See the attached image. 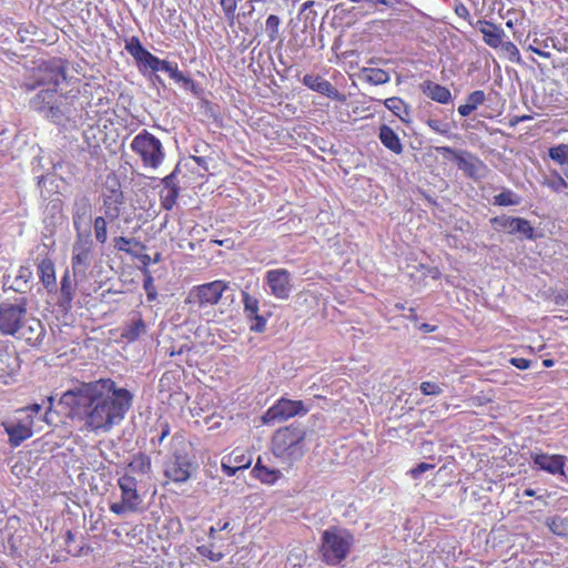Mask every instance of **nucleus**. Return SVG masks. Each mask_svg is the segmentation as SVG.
I'll use <instances>...</instances> for the list:
<instances>
[{"instance_id":"1","label":"nucleus","mask_w":568,"mask_h":568,"mask_svg":"<svg viewBox=\"0 0 568 568\" xmlns=\"http://www.w3.org/2000/svg\"><path fill=\"white\" fill-rule=\"evenodd\" d=\"M134 393L112 378L80 382L64 392L60 403L73 418L94 433H109L133 406Z\"/></svg>"},{"instance_id":"2","label":"nucleus","mask_w":568,"mask_h":568,"mask_svg":"<svg viewBox=\"0 0 568 568\" xmlns=\"http://www.w3.org/2000/svg\"><path fill=\"white\" fill-rule=\"evenodd\" d=\"M75 95L58 94L57 89H42L30 99V108L58 125H64L75 115Z\"/></svg>"},{"instance_id":"3","label":"nucleus","mask_w":568,"mask_h":568,"mask_svg":"<svg viewBox=\"0 0 568 568\" xmlns=\"http://www.w3.org/2000/svg\"><path fill=\"white\" fill-rule=\"evenodd\" d=\"M305 437L306 429L300 424L278 428L272 438V452L288 464L297 462L305 453Z\"/></svg>"},{"instance_id":"4","label":"nucleus","mask_w":568,"mask_h":568,"mask_svg":"<svg viewBox=\"0 0 568 568\" xmlns=\"http://www.w3.org/2000/svg\"><path fill=\"white\" fill-rule=\"evenodd\" d=\"M321 541L323 561L337 566L349 555L355 537L343 527L332 526L322 532Z\"/></svg>"},{"instance_id":"5","label":"nucleus","mask_w":568,"mask_h":568,"mask_svg":"<svg viewBox=\"0 0 568 568\" xmlns=\"http://www.w3.org/2000/svg\"><path fill=\"white\" fill-rule=\"evenodd\" d=\"M172 457L165 466V477L175 483H185L196 469V465L189 457L187 443L182 435L175 434L172 437Z\"/></svg>"},{"instance_id":"6","label":"nucleus","mask_w":568,"mask_h":568,"mask_svg":"<svg viewBox=\"0 0 568 568\" xmlns=\"http://www.w3.org/2000/svg\"><path fill=\"white\" fill-rule=\"evenodd\" d=\"M67 79L65 65L61 59H53L41 64L33 74L22 83L26 91H32L39 87L57 89Z\"/></svg>"},{"instance_id":"7","label":"nucleus","mask_w":568,"mask_h":568,"mask_svg":"<svg viewBox=\"0 0 568 568\" xmlns=\"http://www.w3.org/2000/svg\"><path fill=\"white\" fill-rule=\"evenodd\" d=\"M131 150L140 155L144 166L152 169L159 168L164 159L161 141L148 130H142L133 138Z\"/></svg>"},{"instance_id":"8","label":"nucleus","mask_w":568,"mask_h":568,"mask_svg":"<svg viewBox=\"0 0 568 568\" xmlns=\"http://www.w3.org/2000/svg\"><path fill=\"white\" fill-rule=\"evenodd\" d=\"M71 216L75 233H91L93 207L90 197L83 192L74 195Z\"/></svg>"},{"instance_id":"9","label":"nucleus","mask_w":568,"mask_h":568,"mask_svg":"<svg viewBox=\"0 0 568 568\" xmlns=\"http://www.w3.org/2000/svg\"><path fill=\"white\" fill-rule=\"evenodd\" d=\"M307 412L308 408L302 400L281 398L266 410L262 420L264 424L280 423L294 416H303Z\"/></svg>"},{"instance_id":"10","label":"nucleus","mask_w":568,"mask_h":568,"mask_svg":"<svg viewBox=\"0 0 568 568\" xmlns=\"http://www.w3.org/2000/svg\"><path fill=\"white\" fill-rule=\"evenodd\" d=\"M92 233H75V240L72 245L71 264L74 273L85 272L91 264L93 254Z\"/></svg>"},{"instance_id":"11","label":"nucleus","mask_w":568,"mask_h":568,"mask_svg":"<svg viewBox=\"0 0 568 568\" xmlns=\"http://www.w3.org/2000/svg\"><path fill=\"white\" fill-rule=\"evenodd\" d=\"M229 284L223 281H213L195 286L189 295V302L196 303L200 307L215 305L221 300Z\"/></svg>"},{"instance_id":"12","label":"nucleus","mask_w":568,"mask_h":568,"mask_svg":"<svg viewBox=\"0 0 568 568\" xmlns=\"http://www.w3.org/2000/svg\"><path fill=\"white\" fill-rule=\"evenodd\" d=\"M27 310L23 305L1 303L0 304V332L4 335L14 336L26 318Z\"/></svg>"},{"instance_id":"13","label":"nucleus","mask_w":568,"mask_h":568,"mask_svg":"<svg viewBox=\"0 0 568 568\" xmlns=\"http://www.w3.org/2000/svg\"><path fill=\"white\" fill-rule=\"evenodd\" d=\"M151 70L153 73L158 71H163L169 74V77L174 80L178 83H182L185 89H190L194 91L195 89V82L187 75H185L183 72H181L178 69V64L161 60L154 54L151 53V55L146 59V61L142 65V70Z\"/></svg>"},{"instance_id":"14","label":"nucleus","mask_w":568,"mask_h":568,"mask_svg":"<svg viewBox=\"0 0 568 568\" xmlns=\"http://www.w3.org/2000/svg\"><path fill=\"white\" fill-rule=\"evenodd\" d=\"M490 224L497 231H504L508 234H520L527 240L536 237L535 230L530 222L523 217H514L508 215H500L490 219Z\"/></svg>"},{"instance_id":"15","label":"nucleus","mask_w":568,"mask_h":568,"mask_svg":"<svg viewBox=\"0 0 568 568\" xmlns=\"http://www.w3.org/2000/svg\"><path fill=\"white\" fill-rule=\"evenodd\" d=\"M272 295L285 300L292 292L291 273L285 268L270 270L265 275Z\"/></svg>"},{"instance_id":"16","label":"nucleus","mask_w":568,"mask_h":568,"mask_svg":"<svg viewBox=\"0 0 568 568\" xmlns=\"http://www.w3.org/2000/svg\"><path fill=\"white\" fill-rule=\"evenodd\" d=\"M14 336L32 347H39L45 336V328L38 318H24Z\"/></svg>"},{"instance_id":"17","label":"nucleus","mask_w":568,"mask_h":568,"mask_svg":"<svg viewBox=\"0 0 568 568\" xmlns=\"http://www.w3.org/2000/svg\"><path fill=\"white\" fill-rule=\"evenodd\" d=\"M530 458L532 460L534 467L544 470L551 475H561L565 476L564 467L566 465V456L564 455H549L546 453H531Z\"/></svg>"},{"instance_id":"18","label":"nucleus","mask_w":568,"mask_h":568,"mask_svg":"<svg viewBox=\"0 0 568 568\" xmlns=\"http://www.w3.org/2000/svg\"><path fill=\"white\" fill-rule=\"evenodd\" d=\"M242 302L244 306L245 317L253 322L250 329L255 333H263L266 329V318L260 315V302L255 296L250 295L247 292H242Z\"/></svg>"},{"instance_id":"19","label":"nucleus","mask_w":568,"mask_h":568,"mask_svg":"<svg viewBox=\"0 0 568 568\" xmlns=\"http://www.w3.org/2000/svg\"><path fill=\"white\" fill-rule=\"evenodd\" d=\"M302 82L308 89L321 94H324L327 98H331L339 102H343L345 100V95L341 94L339 91L336 88H334L329 81L323 79L320 75L305 74Z\"/></svg>"},{"instance_id":"20","label":"nucleus","mask_w":568,"mask_h":568,"mask_svg":"<svg viewBox=\"0 0 568 568\" xmlns=\"http://www.w3.org/2000/svg\"><path fill=\"white\" fill-rule=\"evenodd\" d=\"M19 368L20 361L18 354L9 351L4 346H0V383L8 384L9 379Z\"/></svg>"},{"instance_id":"21","label":"nucleus","mask_w":568,"mask_h":568,"mask_svg":"<svg viewBox=\"0 0 568 568\" xmlns=\"http://www.w3.org/2000/svg\"><path fill=\"white\" fill-rule=\"evenodd\" d=\"M473 27L483 33L485 43L490 48L496 49L503 43L505 32L496 24L486 20H477Z\"/></svg>"},{"instance_id":"22","label":"nucleus","mask_w":568,"mask_h":568,"mask_svg":"<svg viewBox=\"0 0 568 568\" xmlns=\"http://www.w3.org/2000/svg\"><path fill=\"white\" fill-rule=\"evenodd\" d=\"M118 485L121 489L122 499L126 501L129 506L134 505L139 507L142 499L136 490L138 481L135 477L130 474H124L118 479Z\"/></svg>"},{"instance_id":"23","label":"nucleus","mask_w":568,"mask_h":568,"mask_svg":"<svg viewBox=\"0 0 568 568\" xmlns=\"http://www.w3.org/2000/svg\"><path fill=\"white\" fill-rule=\"evenodd\" d=\"M420 90L426 97L442 104H446L452 100L449 89L429 80L420 84Z\"/></svg>"},{"instance_id":"24","label":"nucleus","mask_w":568,"mask_h":568,"mask_svg":"<svg viewBox=\"0 0 568 568\" xmlns=\"http://www.w3.org/2000/svg\"><path fill=\"white\" fill-rule=\"evenodd\" d=\"M38 272L40 281L48 292H53L57 288L55 270L52 260L43 258L38 264Z\"/></svg>"},{"instance_id":"25","label":"nucleus","mask_w":568,"mask_h":568,"mask_svg":"<svg viewBox=\"0 0 568 568\" xmlns=\"http://www.w3.org/2000/svg\"><path fill=\"white\" fill-rule=\"evenodd\" d=\"M6 433L9 436V443L12 447H18L21 443L32 436V429L30 425L17 423L6 424Z\"/></svg>"},{"instance_id":"26","label":"nucleus","mask_w":568,"mask_h":568,"mask_svg":"<svg viewBox=\"0 0 568 568\" xmlns=\"http://www.w3.org/2000/svg\"><path fill=\"white\" fill-rule=\"evenodd\" d=\"M378 138L383 145L395 154H400L403 152L400 140L390 126L386 124L381 125Z\"/></svg>"},{"instance_id":"27","label":"nucleus","mask_w":568,"mask_h":568,"mask_svg":"<svg viewBox=\"0 0 568 568\" xmlns=\"http://www.w3.org/2000/svg\"><path fill=\"white\" fill-rule=\"evenodd\" d=\"M60 300L59 306L68 311L71 308V303L74 294V283L72 282L69 271H65L60 283Z\"/></svg>"},{"instance_id":"28","label":"nucleus","mask_w":568,"mask_h":568,"mask_svg":"<svg viewBox=\"0 0 568 568\" xmlns=\"http://www.w3.org/2000/svg\"><path fill=\"white\" fill-rule=\"evenodd\" d=\"M125 50L134 58L139 69L142 71V65L151 55V52L142 45L138 37H131L129 40H126Z\"/></svg>"},{"instance_id":"29","label":"nucleus","mask_w":568,"mask_h":568,"mask_svg":"<svg viewBox=\"0 0 568 568\" xmlns=\"http://www.w3.org/2000/svg\"><path fill=\"white\" fill-rule=\"evenodd\" d=\"M545 525L549 530L561 538H568V516L554 515L549 516L545 520Z\"/></svg>"},{"instance_id":"30","label":"nucleus","mask_w":568,"mask_h":568,"mask_svg":"<svg viewBox=\"0 0 568 568\" xmlns=\"http://www.w3.org/2000/svg\"><path fill=\"white\" fill-rule=\"evenodd\" d=\"M361 78L373 85L385 84L390 79L385 70L377 68H363Z\"/></svg>"},{"instance_id":"31","label":"nucleus","mask_w":568,"mask_h":568,"mask_svg":"<svg viewBox=\"0 0 568 568\" xmlns=\"http://www.w3.org/2000/svg\"><path fill=\"white\" fill-rule=\"evenodd\" d=\"M549 158L557 164L565 166L564 175L568 180V144L561 143L548 151Z\"/></svg>"},{"instance_id":"32","label":"nucleus","mask_w":568,"mask_h":568,"mask_svg":"<svg viewBox=\"0 0 568 568\" xmlns=\"http://www.w3.org/2000/svg\"><path fill=\"white\" fill-rule=\"evenodd\" d=\"M151 470V459L145 454L135 455L128 465L126 474L144 475Z\"/></svg>"},{"instance_id":"33","label":"nucleus","mask_w":568,"mask_h":568,"mask_svg":"<svg viewBox=\"0 0 568 568\" xmlns=\"http://www.w3.org/2000/svg\"><path fill=\"white\" fill-rule=\"evenodd\" d=\"M351 2L361 4L358 8L365 10V14L375 12L377 4H382L389 9H395L400 4V0H349Z\"/></svg>"},{"instance_id":"34","label":"nucleus","mask_w":568,"mask_h":568,"mask_svg":"<svg viewBox=\"0 0 568 568\" xmlns=\"http://www.w3.org/2000/svg\"><path fill=\"white\" fill-rule=\"evenodd\" d=\"M146 331V325L142 317L132 321L122 332V337L129 342L136 341Z\"/></svg>"},{"instance_id":"35","label":"nucleus","mask_w":568,"mask_h":568,"mask_svg":"<svg viewBox=\"0 0 568 568\" xmlns=\"http://www.w3.org/2000/svg\"><path fill=\"white\" fill-rule=\"evenodd\" d=\"M253 473L256 478L266 484L275 483L281 474L280 470L277 469H271L267 468L266 466H263L261 463V458H258L257 463L255 464Z\"/></svg>"},{"instance_id":"36","label":"nucleus","mask_w":568,"mask_h":568,"mask_svg":"<svg viewBox=\"0 0 568 568\" xmlns=\"http://www.w3.org/2000/svg\"><path fill=\"white\" fill-rule=\"evenodd\" d=\"M129 245H133L142 250L145 248V245L138 241L135 237L116 236L113 239V247L115 250L132 256L134 255V252L129 247Z\"/></svg>"},{"instance_id":"37","label":"nucleus","mask_w":568,"mask_h":568,"mask_svg":"<svg viewBox=\"0 0 568 568\" xmlns=\"http://www.w3.org/2000/svg\"><path fill=\"white\" fill-rule=\"evenodd\" d=\"M108 222L104 215L97 216L94 220L92 219L93 231L95 241L100 244H105L108 240Z\"/></svg>"},{"instance_id":"38","label":"nucleus","mask_w":568,"mask_h":568,"mask_svg":"<svg viewBox=\"0 0 568 568\" xmlns=\"http://www.w3.org/2000/svg\"><path fill=\"white\" fill-rule=\"evenodd\" d=\"M520 196L511 190H504L494 196L493 204L498 206H513L520 204Z\"/></svg>"},{"instance_id":"39","label":"nucleus","mask_w":568,"mask_h":568,"mask_svg":"<svg viewBox=\"0 0 568 568\" xmlns=\"http://www.w3.org/2000/svg\"><path fill=\"white\" fill-rule=\"evenodd\" d=\"M181 189H162L160 193L161 206L171 211L173 206L176 204V200L179 197Z\"/></svg>"},{"instance_id":"40","label":"nucleus","mask_w":568,"mask_h":568,"mask_svg":"<svg viewBox=\"0 0 568 568\" xmlns=\"http://www.w3.org/2000/svg\"><path fill=\"white\" fill-rule=\"evenodd\" d=\"M102 201H103V212H104L103 215L105 216V219H108L110 223L118 220L121 215V209L124 203L116 202V200H112V201L102 200Z\"/></svg>"},{"instance_id":"41","label":"nucleus","mask_w":568,"mask_h":568,"mask_svg":"<svg viewBox=\"0 0 568 568\" xmlns=\"http://www.w3.org/2000/svg\"><path fill=\"white\" fill-rule=\"evenodd\" d=\"M384 104L389 111H392L395 115H397L400 119H403V116H402L403 111L406 114H408V111H407L408 106L400 98H397V97L388 98L385 100Z\"/></svg>"},{"instance_id":"42","label":"nucleus","mask_w":568,"mask_h":568,"mask_svg":"<svg viewBox=\"0 0 568 568\" xmlns=\"http://www.w3.org/2000/svg\"><path fill=\"white\" fill-rule=\"evenodd\" d=\"M280 24H281V19L275 14H271L266 19L265 30L267 32V36H268V39L271 42L275 41L278 38Z\"/></svg>"},{"instance_id":"43","label":"nucleus","mask_w":568,"mask_h":568,"mask_svg":"<svg viewBox=\"0 0 568 568\" xmlns=\"http://www.w3.org/2000/svg\"><path fill=\"white\" fill-rule=\"evenodd\" d=\"M145 278L143 281V288L146 293L148 301H154L158 296V292L154 285L153 277L149 271V268H142Z\"/></svg>"},{"instance_id":"44","label":"nucleus","mask_w":568,"mask_h":568,"mask_svg":"<svg viewBox=\"0 0 568 568\" xmlns=\"http://www.w3.org/2000/svg\"><path fill=\"white\" fill-rule=\"evenodd\" d=\"M224 16L230 24L233 27L235 23V10L237 6L236 0H221L220 1Z\"/></svg>"},{"instance_id":"45","label":"nucleus","mask_w":568,"mask_h":568,"mask_svg":"<svg viewBox=\"0 0 568 568\" xmlns=\"http://www.w3.org/2000/svg\"><path fill=\"white\" fill-rule=\"evenodd\" d=\"M180 164L175 166L173 172L169 175H166L164 179H162L163 189H181L180 187Z\"/></svg>"},{"instance_id":"46","label":"nucleus","mask_w":568,"mask_h":568,"mask_svg":"<svg viewBox=\"0 0 568 568\" xmlns=\"http://www.w3.org/2000/svg\"><path fill=\"white\" fill-rule=\"evenodd\" d=\"M110 510L119 516L125 515L126 513H134L139 510V507L131 505L129 506L123 499L121 503H113L110 505Z\"/></svg>"},{"instance_id":"47","label":"nucleus","mask_w":568,"mask_h":568,"mask_svg":"<svg viewBox=\"0 0 568 568\" xmlns=\"http://www.w3.org/2000/svg\"><path fill=\"white\" fill-rule=\"evenodd\" d=\"M102 200H116V202L124 203V195L121 191L120 184L115 183L114 186L108 187V192L102 194Z\"/></svg>"},{"instance_id":"48","label":"nucleus","mask_w":568,"mask_h":568,"mask_svg":"<svg viewBox=\"0 0 568 568\" xmlns=\"http://www.w3.org/2000/svg\"><path fill=\"white\" fill-rule=\"evenodd\" d=\"M567 181L568 180L566 178L555 172V179L546 181L545 184L552 191L560 192L568 186Z\"/></svg>"},{"instance_id":"49","label":"nucleus","mask_w":568,"mask_h":568,"mask_svg":"<svg viewBox=\"0 0 568 568\" xmlns=\"http://www.w3.org/2000/svg\"><path fill=\"white\" fill-rule=\"evenodd\" d=\"M435 150L446 159L454 158L457 161L458 166H462V163H466V160L449 146H436Z\"/></svg>"},{"instance_id":"50","label":"nucleus","mask_w":568,"mask_h":568,"mask_svg":"<svg viewBox=\"0 0 568 568\" xmlns=\"http://www.w3.org/2000/svg\"><path fill=\"white\" fill-rule=\"evenodd\" d=\"M486 100L485 92L483 90H476L467 95L466 102L476 110L478 105L483 104Z\"/></svg>"},{"instance_id":"51","label":"nucleus","mask_w":568,"mask_h":568,"mask_svg":"<svg viewBox=\"0 0 568 568\" xmlns=\"http://www.w3.org/2000/svg\"><path fill=\"white\" fill-rule=\"evenodd\" d=\"M503 51L509 57L511 61L519 62L520 53L518 48L510 41L503 42L501 44Z\"/></svg>"},{"instance_id":"52","label":"nucleus","mask_w":568,"mask_h":568,"mask_svg":"<svg viewBox=\"0 0 568 568\" xmlns=\"http://www.w3.org/2000/svg\"><path fill=\"white\" fill-rule=\"evenodd\" d=\"M31 276V271L28 267H21L19 270V275L16 277L17 287L16 291L21 292L22 287L27 286L28 278Z\"/></svg>"},{"instance_id":"53","label":"nucleus","mask_w":568,"mask_h":568,"mask_svg":"<svg viewBox=\"0 0 568 568\" xmlns=\"http://www.w3.org/2000/svg\"><path fill=\"white\" fill-rule=\"evenodd\" d=\"M419 388L424 395H439L442 393V388L433 382H423Z\"/></svg>"},{"instance_id":"54","label":"nucleus","mask_w":568,"mask_h":568,"mask_svg":"<svg viewBox=\"0 0 568 568\" xmlns=\"http://www.w3.org/2000/svg\"><path fill=\"white\" fill-rule=\"evenodd\" d=\"M427 124L433 131L438 132L440 134H447L449 131L448 124L443 123L439 120L428 119Z\"/></svg>"},{"instance_id":"55","label":"nucleus","mask_w":568,"mask_h":568,"mask_svg":"<svg viewBox=\"0 0 568 568\" xmlns=\"http://www.w3.org/2000/svg\"><path fill=\"white\" fill-rule=\"evenodd\" d=\"M73 542H74V535L72 534L71 530H68L65 534L67 551L73 556L81 555L83 548L82 547L81 548H71V544H73Z\"/></svg>"},{"instance_id":"56","label":"nucleus","mask_w":568,"mask_h":568,"mask_svg":"<svg viewBox=\"0 0 568 568\" xmlns=\"http://www.w3.org/2000/svg\"><path fill=\"white\" fill-rule=\"evenodd\" d=\"M199 552L212 561H220L223 558V554L221 552H213L211 549H209L205 546H201L197 548Z\"/></svg>"},{"instance_id":"57","label":"nucleus","mask_w":568,"mask_h":568,"mask_svg":"<svg viewBox=\"0 0 568 568\" xmlns=\"http://www.w3.org/2000/svg\"><path fill=\"white\" fill-rule=\"evenodd\" d=\"M222 530H231V524L229 520L222 523V521H219L216 524V527L212 526L209 530V537L211 539H214L215 538V535L217 531H222Z\"/></svg>"},{"instance_id":"58","label":"nucleus","mask_w":568,"mask_h":568,"mask_svg":"<svg viewBox=\"0 0 568 568\" xmlns=\"http://www.w3.org/2000/svg\"><path fill=\"white\" fill-rule=\"evenodd\" d=\"M434 468L433 464L428 463H420L415 468L410 470V474L414 478H418L422 474H424L427 470H430Z\"/></svg>"},{"instance_id":"59","label":"nucleus","mask_w":568,"mask_h":568,"mask_svg":"<svg viewBox=\"0 0 568 568\" xmlns=\"http://www.w3.org/2000/svg\"><path fill=\"white\" fill-rule=\"evenodd\" d=\"M455 13L459 17V18H463L465 20H467L469 22V24H474L470 20V13L467 9V7L464 4V3H457L455 6Z\"/></svg>"},{"instance_id":"60","label":"nucleus","mask_w":568,"mask_h":568,"mask_svg":"<svg viewBox=\"0 0 568 568\" xmlns=\"http://www.w3.org/2000/svg\"><path fill=\"white\" fill-rule=\"evenodd\" d=\"M510 364L517 367L518 369H527L530 367L531 362L529 359L523 357H513L510 358Z\"/></svg>"},{"instance_id":"61","label":"nucleus","mask_w":568,"mask_h":568,"mask_svg":"<svg viewBox=\"0 0 568 568\" xmlns=\"http://www.w3.org/2000/svg\"><path fill=\"white\" fill-rule=\"evenodd\" d=\"M255 0H248L243 7V11L241 13H239V17H251L254 12V3Z\"/></svg>"},{"instance_id":"62","label":"nucleus","mask_w":568,"mask_h":568,"mask_svg":"<svg viewBox=\"0 0 568 568\" xmlns=\"http://www.w3.org/2000/svg\"><path fill=\"white\" fill-rule=\"evenodd\" d=\"M134 258H138L143 267L142 268H148V266L153 263V260L150 257V255L148 254H136L134 253V255H132Z\"/></svg>"},{"instance_id":"63","label":"nucleus","mask_w":568,"mask_h":568,"mask_svg":"<svg viewBox=\"0 0 568 568\" xmlns=\"http://www.w3.org/2000/svg\"><path fill=\"white\" fill-rule=\"evenodd\" d=\"M161 434L159 436V443L161 444L170 434V425L166 422L160 423Z\"/></svg>"},{"instance_id":"64","label":"nucleus","mask_w":568,"mask_h":568,"mask_svg":"<svg viewBox=\"0 0 568 568\" xmlns=\"http://www.w3.org/2000/svg\"><path fill=\"white\" fill-rule=\"evenodd\" d=\"M554 302L557 305L565 306L568 305V294L559 293L554 297Z\"/></svg>"}]
</instances>
